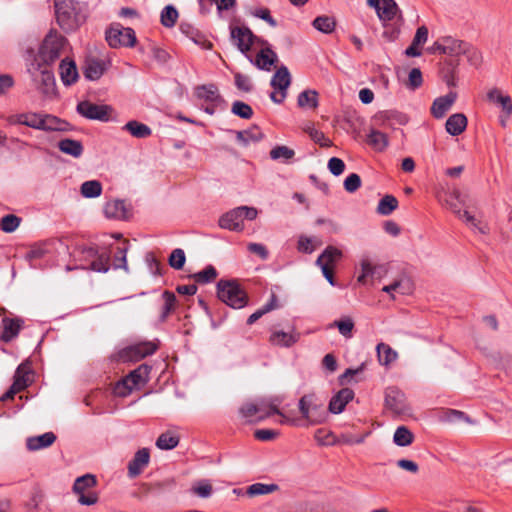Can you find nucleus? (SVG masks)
I'll return each instance as SVG.
<instances>
[{"mask_svg": "<svg viewBox=\"0 0 512 512\" xmlns=\"http://www.w3.org/2000/svg\"><path fill=\"white\" fill-rule=\"evenodd\" d=\"M56 22L65 32L76 31L87 18L86 5L77 0H54Z\"/></svg>", "mask_w": 512, "mask_h": 512, "instance_id": "1", "label": "nucleus"}, {"mask_svg": "<svg viewBox=\"0 0 512 512\" xmlns=\"http://www.w3.org/2000/svg\"><path fill=\"white\" fill-rule=\"evenodd\" d=\"M377 16L384 27L383 36L389 41L396 40L404 23L403 13L396 1L382 0Z\"/></svg>", "mask_w": 512, "mask_h": 512, "instance_id": "2", "label": "nucleus"}, {"mask_svg": "<svg viewBox=\"0 0 512 512\" xmlns=\"http://www.w3.org/2000/svg\"><path fill=\"white\" fill-rule=\"evenodd\" d=\"M67 40L56 30H51L43 39L35 62L32 63L34 69H40L41 65H51L56 62L62 53Z\"/></svg>", "mask_w": 512, "mask_h": 512, "instance_id": "3", "label": "nucleus"}, {"mask_svg": "<svg viewBox=\"0 0 512 512\" xmlns=\"http://www.w3.org/2000/svg\"><path fill=\"white\" fill-rule=\"evenodd\" d=\"M298 409L306 426L319 425L326 421L324 402L315 393L303 395L298 401Z\"/></svg>", "mask_w": 512, "mask_h": 512, "instance_id": "4", "label": "nucleus"}, {"mask_svg": "<svg viewBox=\"0 0 512 512\" xmlns=\"http://www.w3.org/2000/svg\"><path fill=\"white\" fill-rule=\"evenodd\" d=\"M218 298L234 309H241L248 303L247 293L236 280H223L217 283Z\"/></svg>", "mask_w": 512, "mask_h": 512, "instance_id": "5", "label": "nucleus"}, {"mask_svg": "<svg viewBox=\"0 0 512 512\" xmlns=\"http://www.w3.org/2000/svg\"><path fill=\"white\" fill-rule=\"evenodd\" d=\"M257 214L258 211L254 207L239 206L223 214L219 219V226L231 231H242L243 221L254 220Z\"/></svg>", "mask_w": 512, "mask_h": 512, "instance_id": "6", "label": "nucleus"}, {"mask_svg": "<svg viewBox=\"0 0 512 512\" xmlns=\"http://www.w3.org/2000/svg\"><path fill=\"white\" fill-rule=\"evenodd\" d=\"M264 412L263 415L258 416L257 420L261 421L267 417H270L272 415H279L282 417L281 423H290L292 422L288 417H286L278 408L277 404L274 403V401H271L270 403L266 404L264 402H261L260 404H254V403H245L243 404L240 409L239 413L240 415L247 419L248 421H251V418L256 416L257 414Z\"/></svg>", "mask_w": 512, "mask_h": 512, "instance_id": "7", "label": "nucleus"}, {"mask_svg": "<svg viewBox=\"0 0 512 512\" xmlns=\"http://www.w3.org/2000/svg\"><path fill=\"white\" fill-rule=\"evenodd\" d=\"M106 41L112 48L133 47L137 38L135 31L130 27H123L120 24L112 25L106 31Z\"/></svg>", "mask_w": 512, "mask_h": 512, "instance_id": "8", "label": "nucleus"}, {"mask_svg": "<svg viewBox=\"0 0 512 512\" xmlns=\"http://www.w3.org/2000/svg\"><path fill=\"white\" fill-rule=\"evenodd\" d=\"M76 112L89 120L108 122L110 121V116L114 112V109L108 104H96L88 100H83L77 104Z\"/></svg>", "mask_w": 512, "mask_h": 512, "instance_id": "9", "label": "nucleus"}, {"mask_svg": "<svg viewBox=\"0 0 512 512\" xmlns=\"http://www.w3.org/2000/svg\"><path fill=\"white\" fill-rule=\"evenodd\" d=\"M487 99L501 109L500 124L505 127L507 120L512 115V99L509 95H503L498 88H493L487 93Z\"/></svg>", "mask_w": 512, "mask_h": 512, "instance_id": "10", "label": "nucleus"}, {"mask_svg": "<svg viewBox=\"0 0 512 512\" xmlns=\"http://www.w3.org/2000/svg\"><path fill=\"white\" fill-rule=\"evenodd\" d=\"M158 349V345L152 341L139 342L126 347L122 351V357L131 361H139L147 356L153 355Z\"/></svg>", "mask_w": 512, "mask_h": 512, "instance_id": "11", "label": "nucleus"}, {"mask_svg": "<svg viewBox=\"0 0 512 512\" xmlns=\"http://www.w3.org/2000/svg\"><path fill=\"white\" fill-rule=\"evenodd\" d=\"M385 405L396 414H403L408 409L405 394L396 387H389L386 389Z\"/></svg>", "mask_w": 512, "mask_h": 512, "instance_id": "12", "label": "nucleus"}, {"mask_svg": "<svg viewBox=\"0 0 512 512\" xmlns=\"http://www.w3.org/2000/svg\"><path fill=\"white\" fill-rule=\"evenodd\" d=\"M179 30L184 36L189 38L193 43H195L202 49H212V43L209 40H207L206 36L193 24L186 21H182L179 24Z\"/></svg>", "mask_w": 512, "mask_h": 512, "instance_id": "13", "label": "nucleus"}, {"mask_svg": "<svg viewBox=\"0 0 512 512\" xmlns=\"http://www.w3.org/2000/svg\"><path fill=\"white\" fill-rule=\"evenodd\" d=\"M195 96L207 103L214 104V106H226V101L220 95L215 84H206L196 87Z\"/></svg>", "mask_w": 512, "mask_h": 512, "instance_id": "14", "label": "nucleus"}, {"mask_svg": "<svg viewBox=\"0 0 512 512\" xmlns=\"http://www.w3.org/2000/svg\"><path fill=\"white\" fill-rule=\"evenodd\" d=\"M24 321L21 318L4 317L1 321L0 341L8 343L18 336Z\"/></svg>", "mask_w": 512, "mask_h": 512, "instance_id": "15", "label": "nucleus"}, {"mask_svg": "<svg viewBox=\"0 0 512 512\" xmlns=\"http://www.w3.org/2000/svg\"><path fill=\"white\" fill-rule=\"evenodd\" d=\"M231 38L237 48L246 54L251 49L254 35L248 27H231Z\"/></svg>", "mask_w": 512, "mask_h": 512, "instance_id": "16", "label": "nucleus"}, {"mask_svg": "<svg viewBox=\"0 0 512 512\" xmlns=\"http://www.w3.org/2000/svg\"><path fill=\"white\" fill-rule=\"evenodd\" d=\"M54 249L53 241H42L35 243L30 246L29 250L25 254V259L29 261L31 266H35L34 262L39 259H43L48 255L52 254Z\"/></svg>", "mask_w": 512, "mask_h": 512, "instance_id": "17", "label": "nucleus"}, {"mask_svg": "<svg viewBox=\"0 0 512 512\" xmlns=\"http://www.w3.org/2000/svg\"><path fill=\"white\" fill-rule=\"evenodd\" d=\"M354 398V391L350 388H342L330 400L328 409L333 414H340L346 405Z\"/></svg>", "mask_w": 512, "mask_h": 512, "instance_id": "18", "label": "nucleus"}, {"mask_svg": "<svg viewBox=\"0 0 512 512\" xmlns=\"http://www.w3.org/2000/svg\"><path fill=\"white\" fill-rule=\"evenodd\" d=\"M150 453L147 448L138 450L133 459L128 463V476L135 478L138 476L143 469L149 464Z\"/></svg>", "mask_w": 512, "mask_h": 512, "instance_id": "19", "label": "nucleus"}, {"mask_svg": "<svg viewBox=\"0 0 512 512\" xmlns=\"http://www.w3.org/2000/svg\"><path fill=\"white\" fill-rule=\"evenodd\" d=\"M457 99V94L455 92H449L445 96H441L436 98L433 101L432 107H431V113L432 115L437 118L441 119L445 116L447 111L452 107L454 102Z\"/></svg>", "mask_w": 512, "mask_h": 512, "instance_id": "20", "label": "nucleus"}, {"mask_svg": "<svg viewBox=\"0 0 512 512\" xmlns=\"http://www.w3.org/2000/svg\"><path fill=\"white\" fill-rule=\"evenodd\" d=\"M40 71V92L48 98H53L57 95L56 81L54 74L47 67L38 69Z\"/></svg>", "mask_w": 512, "mask_h": 512, "instance_id": "21", "label": "nucleus"}, {"mask_svg": "<svg viewBox=\"0 0 512 512\" xmlns=\"http://www.w3.org/2000/svg\"><path fill=\"white\" fill-rule=\"evenodd\" d=\"M41 113L38 112H26L9 115L7 122L10 125H25L29 128L39 130V119Z\"/></svg>", "mask_w": 512, "mask_h": 512, "instance_id": "22", "label": "nucleus"}, {"mask_svg": "<svg viewBox=\"0 0 512 512\" xmlns=\"http://www.w3.org/2000/svg\"><path fill=\"white\" fill-rule=\"evenodd\" d=\"M250 61L260 70L270 71L278 61L277 54L270 48L261 49L255 60Z\"/></svg>", "mask_w": 512, "mask_h": 512, "instance_id": "23", "label": "nucleus"}, {"mask_svg": "<svg viewBox=\"0 0 512 512\" xmlns=\"http://www.w3.org/2000/svg\"><path fill=\"white\" fill-rule=\"evenodd\" d=\"M104 214L107 218L110 219H127L128 210L125 201L120 199L108 201L104 206Z\"/></svg>", "mask_w": 512, "mask_h": 512, "instance_id": "24", "label": "nucleus"}, {"mask_svg": "<svg viewBox=\"0 0 512 512\" xmlns=\"http://www.w3.org/2000/svg\"><path fill=\"white\" fill-rule=\"evenodd\" d=\"M465 44V41L455 39L452 36H444L442 54L448 55L453 60H458L457 58L461 53L465 52Z\"/></svg>", "mask_w": 512, "mask_h": 512, "instance_id": "25", "label": "nucleus"}, {"mask_svg": "<svg viewBox=\"0 0 512 512\" xmlns=\"http://www.w3.org/2000/svg\"><path fill=\"white\" fill-rule=\"evenodd\" d=\"M67 122L54 116L52 114L41 113L39 119V130L45 132L51 131H64L66 130Z\"/></svg>", "mask_w": 512, "mask_h": 512, "instance_id": "26", "label": "nucleus"}, {"mask_svg": "<svg viewBox=\"0 0 512 512\" xmlns=\"http://www.w3.org/2000/svg\"><path fill=\"white\" fill-rule=\"evenodd\" d=\"M299 337H300L299 333H296L294 331L284 332L282 330H278V331H274L271 333L270 342L273 345H276L279 347L289 348L298 342Z\"/></svg>", "mask_w": 512, "mask_h": 512, "instance_id": "27", "label": "nucleus"}, {"mask_svg": "<svg viewBox=\"0 0 512 512\" xmlns=\"http://www.w3.org/2000/svg\"><path fill=\"white\" fill-rule=\"evenodd\" d=\"M56 435L53 432H46L39 436L28 437L26 447L30 451H37L51 446L56 441Z\"/></svg>", "mask_w": 512, "mask_h": 512, "instance_id": "28", "label": "nucleus"}, {"mask_svg": "<svg viewBox=\"0 0 512 512\" xmlns=\"http://www.w3.org/2000/svg\"><path fill=\"white\" fill-rule=\"evenodd\" d=\"M467 117L463 113H455L448 117L445 128L451 136H458L467 127Z\"/></svg>", "mask_w": 512, "mask_h": 512, "instance_id": "29", "label": "nucleus"}, {"mask_svg": "<svg viewBox=\"0 0 512 512\" xmlns=\"http://www.w3.org/2000/svg\"><path fill=\"white\" fill-rule=\"evenodd\" d=\"M59 68L61 81L65 86H71L77 81L79 75L74 61L63 59Z\"/></svg>", "mask_w": 512, "mask_h": 512, "instance_id": "30", "label": "nucleus"}, {"mask_svg": "<svg viewBox=\"0 0 512 512\" xmlns=\"http://www.w3.org/2000/svg\"><path fill=\"white\" fill-rule=\"evenodd\" d=\"M291 83V75L288 68L282 65L277 69L275 74L271 78L270 85L274 89H278L279 91L287 92L288 87Z\"/></svg>", "mask_w": 512, "mask_h": 512, "instance_id": "31", "label": "nucleus"}, {"mask_svg": "<svg viewBox=\"0 0 512 512\" xmlns=\"http://www.w3.org/2000/svg\"><path fill=\"white\" fill-rule=\"evenodd\" d=\"M57 146L62 153L74 158H80L84 152L83 144L79 140L64 138L58 142Z\"/></svg>", "mask_w": 512, "mask_h": 512, "instance_id": "32", "label": "nucleus"}, {"mask_svg": "<svg viewBox=\"0 0 512 512\" xmlns=\"http://www.w3.org/2000/svg\"><path fill=\"white\" fill-rule=\"evenodd\" d=\"M122 130L129 132L133 137L138 139H145L152 135L151 128L141 123L137 120L128 121L123 127Z\"/></svg>", "mask_w": 512, "mask_h": 512, "instance_id": "33", "label": "nucleus"}, {"mask_svg": "<svg viewBox=\"0 0 512 512\" xmlns=\"http://www.w3.org/2000/svg\"><path fill=\"white\" fill-rule=\"evenodd\" d=\"M110 258L111 252L108 249H100L98 251V256H96L95 259L91 261L89 269L100 273L108 272L110 269Z\"/></svg>", "mask_w": 512, "mask_h": 512, "instance_id": "34", "label": "nucleus"}, {"mask_svg": "<svg viewBox=\"0 0 512 512\" xmlns=\"http://www.w3.org/2000/svg\"><path fill=\"white\" fill-rule=\"evenodd\" d=\"M105 71V64L102 60L91 59L88 60L84 68V76L90 81L98 80Z\"/></svg>", "mask_w": 512, "mask_h": 512, "instance_id": "35", "label": "nucleus"}, {"mask_svg": "<svg viewBox=\"0 0 512 512\" xmlns=\"http://www.w3.org/2000/svg\"><path fill=\"white\" fill-rule=\"evenodd\" d=\"M150 371V366L147 364H141L139 367L131 371L126 378L131 383V386L137 388L139 385L145 384L148 381Z\"/></svg>", "mask_w": 512, "mask_h": 512, "instance_id": "36", "label": "nucleus"}, {"mask_svg": "<svg viewBox=\"0 0 512 512\" xmlns=\"http://www.w3.org/2000/svg\"><path fill=\"white\" fill-rule=\"evenodd\" d=\"M97 485V479L92 474L82 475L74 481L72 490L75 494H83L84 492L90 491Z\"/></svg>", "mask_w": 512, "mask_h": 512, "instance_id": "37", "label": "nucleus"}, {"mask_svg": "<svg viewBox=\"0 0 512 512\" xmlns=\"http://www.w3.org/2000/svg\"><path fill=\"white\" fill-rule=\"evenodd\" d=\"M162 298L164 299V305L161 309L159 322L164 323L168 316L175 310L177 298L173 292L168 290L163 292Z\"/></svg>", "mask_w": 512, "mask_h": 512, "instance_id": "38", "label": "nucleus"}, {"mask_svg": "<svg viewBox=\"0 0 512 512\" xmlns=\"http://www.w3.org/2000/svg\"><path fill=\"white\" fill-rule=\"evenodd\" d=\"M440 420L442 422L446 423H458V422H467V423H473V421L470 419V417L460 411L455 409H445L440 413L439 416Z\"/></svg>", "mask_w": 512, "mask_h": 512, "instance_id": "39", "label": "nucleus"}, {"mask_svg": "<svg viewBox=\"0 0 512 512\" xmlns=\"http://www.w3.org/2000/svg\"><path fill=\"white\" fill-rule=\"evenodd\" d=\"M179 18V12L172 4L166 5L160 13V23L166 28L175 26Z\"/></svg>", "mask_w": 512, "mask_h": 512, "instance_id": "40", "label": "nucleus"}, {"mask_svg": "<svg viewBox=\"0 0 512 512\" xmlns=\"http://www.w3.org/2000/svg\"><path fill=\"white\" fill-rule=\"evenodd\" d=\"M297 104L301 108L315 109L318 107V93L315 90H304L297 98Z\"/></svg>", "mask_w": 512, "mask_h": 512, "instance_id": "41", "label": "nucleus"}, {"mask_svg": "<svg viewBox=\"0 0 512 512\" xmlns=\"http://www.w3.org/2000/svg\"><path fill=\"white\" fill-rule=\"evenodd\" d=\"M414 435L406 426H399L394 432L393 442L399 447H406L413 443Z\"/></svg>", "mask_w": 512, "mask_h": 512, "instance_id": "42", "label": "nucleus"}, {"mask_svg": "<svg viewBox=\"0 0 512 512\" xmlns=\"http://www.w3.org/2000/svg\"><path fill=\"white\" fill-rule=\"evenodd\" d=\"M367 143L375 150L383 151L388 146V139L383 132L371 129L367 135Z\"/></svg>", "mask_w": 512, "mask_h": 512, "instance_id": "43", "label": "nucleus"}, {"mask_svg": "<svg viewBox=\"0 0 512 512\" xmlns=\"http://www.w3.org/2000/svg\"><path fill=\"white\" fill-rule=\"evenodd\" d=\"M376 350L381 365L387 366L397 359V352L385 343H379Z\"/></svg>", "mask_w": 512, "mask_h": 512, "instance_id": "44", "label": "nucleus"}, {"mask_svg": "<svg viewBox=\"0 0 512 512\" xmlns=\"http://www.w3.org/2000/svg\"><path fill=\"white\" fill-rule=\"evenodd\" d=\"M279 489L277 484L254 483L247 487L246 494L250 497L273 493Z\"/></svg>", "mask_w": 512, "mask_h": 512, "instance_id": "45", "label": "nucleus"}, {"mask_svg": "<svg viewBox=\"0 0 512 512\" xmlns=\"http://www.w3.org/2000/svg\"><path fill=\"white\" fill-rule=\"evenodd\" d=\"M398 207V200L393 195H385L382 197L377 206V212L380 215L388 216Z\"/></svg>", "mask_w": 512, "mask_h": 512, "instance_id": "46", "label": "nucleus"}, {"mask_svg": "<svg viewBox=\"0 0 512 512\" xmlns=\"http://www.w3.org/2000/svg\"><path fill=\"white\" fill-rule=\"evenodd\" d=\"M179 440V436L167 431L157 438L156 446L161 450H172L179 444Z\"/></svg>", "mask_w": 512, "mask_h": 512, "instance_id": "47", "label": "nucleus"}, {"mask_svg": "<svg viewBox=\"0 0 512 512\" xmlns=\"http://www.w3.org/2000/svg\"><path fill=\"white\" fill-rule=\"evenodd\" d=\"M81 195L85 198H96L102 193V184L98 180H89L82 183Z\"/></svg>", "mask_w": 512, "mask_h": 512, "instance_id": "48", "label": "nucleus"}, {"mask_svg": "<svg viewBox=\"0 0 512 512\" xmlns=\"http://www.w3.org/2000/svg\"><path fill=\"white\" fill-rule=\"evenodd\" d=\"M342 256V252L334 247V246H328L324 249V251L319 255V257L316 260L317 265H322L327 263L329 266L330 264H333L335 261L340 259Z\"/></svg>", "mask_w": 512, "mask_h": 512, "instance_id": "49", "label": "nucleus"}, {"mask_svg": "<svg viewBox=\"0 0 512 512\" xmlns=\"http://www.w3.org/2000/svg\"><path fill=\"white\" fill-rule=\"evenodd\" d=\"M218 276L216 268L212 265H207L203 270L192 275V278L198 284H207L213 282Z\"/></svg>", "mask_w": 512, "mask_h": 512, "instance_id": "50", "label": "nucleus"}, {"mask_svg": "<svg viewBox=\"0 0 512 512\" xmlns=\"http://www.w3.org/2000/svg\"><path fill=\"white\" fill-rule=\"evenodd\" d=\"M276 307H277V298H276L275 294H272L271 297H270V300L265 305H263L260 309H258L257 311H255L254 313H252L248 317L247 324L248 325L254 324L263 315H265L266 313L272 311Z\"/></svg>", "mask_w": 512, "mask_h": 512, "instance_id": "51", "label": "nucleus"}, {"mask_svg": "<svg viewBox=\"0 0 512 512\" xmlns=\"http://www.w3.org/2000/svg\"><path fill=\"white\" fill-rule=\"evenodd\" d=\"M313 27L325 34H330L334 31L335 28V20L329 16H318L313 20Z\"/></svg>", "mask_w": 512, "mask_h": 512, "instance_id": "52", "label": "nucleus"}, {"mask_svg": "<svg viewBox=\"0 0 512 512\" xmlns=\"http://www.w3.org/2000/svg\"><path fill=\"white\" fill-rule=\"evenodd\" d=\"M20 223V217L14 214H7L0 220V229L5 233H12L19 227Z\"/></svg>", "mask_w": 512, "mask_h": 512, "instance_id": "53", "label": "nucleus"}, {"mask_svg": "<svg viewBox=\"0 0 512 512\" xmlns=\"http://www.w3.org/2000/svg\"><path fill=\"white\" fill-rule=\"evenodd\" d=\"M331 327H337L339 333L345 338L352 337V331L354 329V322L350 317H344L339 320H335Z\"/></svg>", "mask_w": 512, "mask_h": 512, "instance_id": "54", "label": "nucleus"}, {"mask_svg": "<svg viewBox=\"0 0 512 512\" xmlns=\"http://www.w3.org/2000/svg\"><path fill=\"white\" fill-rule=\"evenodd\" d=\"M294 155V150L284 145L276 146L270 151L271 159L280 160L282 162H288Z\"/></svg>", "mask_w": 512, "mask_h": 512, "instance_id": "55", "label": "nucleus"}, {"mask_svg": "<svg viewBox=\"0 0 512 512\" xmlns=\"http://www.w3.org/2000/svg\"><path fill=\"white\" fill-rule=\"evenodd\" d=\"M231 112L242 119H250L253 116L251 106L238 100L233 102Z\"/></svg>", "mask_w": 512, "mask_h": 512, "instance_id": "56", "label": "nucleus"}, {"mask_svg": "<svg viewBox=\"0 0 512 512\" xmlns=\"http://www.w3.org/2000/svg\"><path fill=\"white\" fill-rule=\"evenodd\" d=\"M185 262L186 255L184 250L181 248L174 249L168 258L169 265L176 270H181L184 267Z\"/></svg>", "mask_w": 512, "mask_h": 512, "instance_id": "57", "label": "nucleus"}, {"mask_svg": "<svg viewBox=\"0 0 512 512\" xmlns=\"http://www.w3.org/2000/svg\"><path fill=\"white\" fill-rule=\"evenodd\" d=\"M128 251V245L127 243H124L123 246L117 248V252L114 254V269H124L128 270L127 266V258L126 254Z\"/></svg>", "mask_w": 512, "mask_h": 512, "instance_id": "58", "label": "nucleus"}, {"mask_svg": "<svg viewBox=\"0 0 512 512\" xmlns=\"http://www.w3.org/2000/svg\"><path fill=\"white\" fill-rule=\"evenodd\" d=\"M26 374V372L22 371V366L20 365L16 370L14 381L11 385L17 392L24 390L28 386L29 379Z\"/></svg>", "mask_w": 512, "mask_h": 512, "instance_id": "59", "label": "nucleus"}, {"mask_svg": "<svg viewBox=\"0 0 512 512\" xmlns=\"http://www.w3.org/2000/svg\"><path fill=\"white\" fill-rule=\"evenodd\" d=\"M464 50L465 52H462L461 55L466 56L468 62L471 65L477 66L480 64L481 54L476 48H474L471 44L466 42Z\"/></svg>", "mask_w": 512, "mask_h": 512, "instance_id": "60", "label": "nucleus"}, {"mask_svg": "<svg viewBox=\"0 0 512 512\" xmlns=\"http://www.w3.org/2000/svg\"><path fill=\"white\" fill-rule=\"evenodd\" d=\"M394 292L401 295H408L412 292L413 285L410 279L403 277L393 282Z\"/></svg>", "mask_w": 512, "mask_h": 512, "instance_id": "61", "label": "nucleus"}, {"mask_svg": "<svg viewBox=\"0 0 512 512\" xmlns=\"http://www.w3.org/2000/svg\"><path fill=\"white\" fill-rule=\"evenodd\" d=\"M344 189L349 193H354L361 187V178L356 173L349 174L343 183Z\"/></svg>", "mask_w": 512, "mask_h": 512, "instance_id": "62", "label": "nucleus"}, {"mask_svg": "<svg viewBox=\"0 0 512 512\" xmlns=\"http://www.w3.org/2000/svg\"><path fill=\"white\" fill-rule=\"evenodd\" d=\"M192 492L201 498H208L212 494V486L207 480H202L192 487Z\"/></svg>", "mask_w": 512, "mask_h": 512, "instance_id": "63", "label": "nucleus"}, {"mask_svg": "<svg viewBox=\"0 0 512 512\" xmlns=\"http://www.w3.org/2000/svg\"><path fill=\"white\" fill-rule=\"evenodd\" d=\"M423 83L422 72L419 68H412L408 76V87L415 90Z\"/></svg>", "mask_w": 512, "mask_h": 512, "instance_id": "64", "label": "nucleus"}]
</instances>
